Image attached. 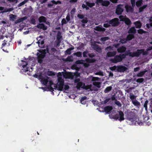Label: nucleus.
<instances>
[{"instance_id": "f257e3e1", "label": "nucleus", "mask_w": 152, "mask_h": 152, "mask_svg": "<svg viewBox=\"0 0 152 152\" xmlns=\"http://www.w3.org/2000/svg\"><path fill=\"white\" fill-rule=\"evenodd\" d=\"M103 26L105 28H107L110 27V26L112 27H116L119 24V19L117 18H114L111 20H105Z\"/></svg>"}, {"instance_id": "f03ea898", "label": "nucleus", "mask_w": 152, "mask_h": 152, "mask_svg": "<svg viewBox=\"0 0 152 152\" xmlns=\"http://www.w3.org/2000/svg\"><path fill=\"white\" fill-rule=\"evenodd\" d=\"M143 55H145L148 54V52L145 51L144 49H137L136 52H129L128 53L129 56L132 57H139L141 54Z\"/></svg>"}, {"instance_id": "7ed1b4c3", "label": "nucleus", "mask_w": 152, "mask_h": 152, "mask_svg": "<svg viewBox=\"0 0 152 152\" xmlns=\"http://www.w3.org/2000/svg\"><path fill=\"white\" fill-rule=\"evenodd\" d=\"M127 55L126 54H120L119 55H115L113 58L110 59V61L112 63L115 64L121 62L123 59L125 58Z\"/></svg>"}, {"instance_id": "20e7f679", "label": "nucleus", "mask_w": 152, "mask_h": 152, "mask_svg": "<svg viewBox=\"0 0 152 152\" xmlns=\"http://www.w3.org/2000/svg\"><path fill=\"white\" fill-rule=\"evenodd\" d=\"M40 53H37V59L38 62L40 64H42L43 61V58L45 56L46 54L45 51L43 50L39 51Z\"/></svg>"}, {"instance_id": "39448f33", "label": "nucleus", "mask_w": 152, "mask_h": 152, "mask_svg": "<svg viewBox=\"0 0 152 152\" xmlns=\"http://www.w3.org/2000/svg\"><path fill=\"white\" fill-rule=\"evenodd\" d=\"M122 5L119 4L116 7L115 10V13L118 15H121L124 11L123 9L122 8Z\"/></svg>"}, {"instance_id": "423d86ee", "label": "nucleus", "mask_w": 152, "mask_h": 152, "mask_svg": "<svg viewBox=\"0 0 152 152\" xmlns=\"http://www.w3.org/2000/svg\"><path fill=\"white\" fill-rule=\"evenodd\" d=\"M125 8L127 12L132 13L134 11V8L129 4H126L125 6Z\"/></svg>"}, {"instance_id": "0eeeda50", "label": "nucleus", "mask_w": 152, "mask_h": 152, "mask_svg": "<svg viewBox=\"0 0 152 152\" xmlns=\"http://www.w3.org/2000/svg\"><path fill=\"white\" fill-rule=\"evenodd\" d=\"M127 68L126 67L120 65L117 66V71L119 72H124L127 69Z\"/></svg>"}, {"instance_id": "6e6552de", "label": "nucleus", "mask_w": 152, "mask_h": 152, "mask_svg": "<svg viewBox=\"0 0 152 152\" xmlns=\"http://www.w3.org/2000/svg\"><path fill=\"white\" fill-rule=\"evenodd\" d=\"M113 109L112 106H106L104 108V111L107 113L108 114Z\"/></svg>"}, {"instance_id": "1a4fd4ad", "label": "nucleus", "mask_w": 152, "mask_h": 152, "mask_svg": "<svg viewBox=\"0 0 152 152\" xmlns=\"http://www.w3.org/2000/svg\"><path fill=\"white\" fill-rule=\"evenodd\" d=\"M37 28L40 29H42L43 30H45L47 29V27L42 23H39L37 25Z\"/></svg>"}, {"instance_id": "9d476101", "label": "nucleus", "mask_w": 152, "mask_h": 152, "mask_svg": "<svg viewBox=\"0 0 152 152\" xmlns=\"http://www.w3.org/2000/svg\"><path fill=\"white\" fill-rule=\"evenodd\" d=\"M94 29L96 31L100 32H104L106 30L104 28H103L101 25L96 26Z\"/></svg>"}, {"instance_id": "9b49d317", "label": "nucleus", "mask_w": 152, "mask_h": 152, "mask_svg": "<svg viewBox=\"0 0 152 152\" xmlns=\"http://www.w3.org/2000/svg\"><path fill=\"white\" fill-rule=\"evenodd\" d=\"M56 51V49L54 48H52L49 51L48 50H47V53H48L50 55H55V53Z\"/></svg>"}, {"instance_id": "f8f14e48", "label": "nucleus", "mask_w": 152, "mask_h": 152, "mask_svg": "<svg viewBox=\"0 0 152 152\" xmlns=\"http://www.w3.org/2000/svg\"><path fill=\"white\" fill-rule=\"evenodd\" d=\"M116 51H113V52L109 51L107 53L106 56L108 57H113L116 55Z\"/></svg>"}, {"instance_id": "ddd939ff", "label": "nucleus", "mask_w": 152, "mask_h": 152, "mask_svg": "<svg viewBox=\"0 0 152 152\" xmlns=\"http://www.w3.org/2000/svg\"><path fill=\"white\" fill-rule=\"evenodd\" d=\"M22 62H23V65H22V67L23 69H24V72H26L29 71V68H28V67L27 68L26 67V66L28 64V63L25 61H22Z\"/></svg>"}, {"instance_id": "4468645a", "label": "nucleus", "mask_w": 152, "mask_h": 152, "mask_svg": "<svg viewBox=\"0 0 152 152\" xmlns=\"http://www.w3.org/2000/svg\"><path fill=\"white\" fill-rule=\"evenodd\" d=\"M128 33L129 34H133L134 35L136 33V30L134 27H132L130 28L128 31Z\"/></svg>"}, {"instance_id": "2eb2a0df", "label": "nucleus", "mask_w": 152, "mask_h": 152, "mask_svg": "<svg viewBox=\"0 0 152 152\" xmlns=\"http://www.w3.org/2000/svg\"><path fill=\"white\" fill-rule=\"evenodd\" d=\"M87 80L88 81L91 82L92 81H98L99 80V78L98 77H95L92 76H90L88 78Z\"/></svg>"}, {"instance_id": "dca6fc26", "label": "nucleus", "mask_w": 152, "mask_h": 152, "mask_svg": "<svg viewBox=\"0 0 152 152\" xmlns=\"http://www.w3.org/2000/svg\"><path fill=\"white\" fill-rule=\"evenodd\" d=\"M126 50V48L124 46H122L117 49V50L118 53H122L125 52Z\"/></svg>"}, {"instance_id": "f3484780", "label": "nucleus", "mask_w": 152, "mask_h": 152, "mask_svg": "<svg viewBox=\"0 0 152 152\" xmlns=\"http://www.w3.org/2000/svg\"><path fill=\"white\" fill-rule=\"evenodd\" d=\"M28 17L27 16H25L23 18H20L19 19L17 20L15 22V23H20L21 22L23 21L24 20L27 19Z\"/></svg>"}, {"instance_id": "a211bd4d", "label": "nucleus", "mask_w": 152, "mask_h": 152, "mask_svg": "<svg viewBox=\"0 0 152 152\" xmlns=\"http://www.w3.org/2000/svg\"><path fill=\"white\" fill-rule=\"evenodd\" d=\"M118 115L119 116V120L120 121H123L124 119V114L122 111H119V112Z\"/></svg>"}, {"instance_id": "6ab92c4d", "label": "nucleus", "mask_w": 152, "mask_h": 152, "mask_svg": "<svg viewBox=\"0 0 152 152\" xmlns=\"http://www.w3.org/2000/svg\"><path fill=\"white\" fill-rule=\"evenodd\" d=\"M134 24L135 25L136 28H140L141 27L142 25V23L139 21L134 22Z\"/></svg>"}, {"instance_id": "aec40b11", "label": "nucleus", "mask_w": 152, "mask_h": 152, "mask_svg": "<svg viewBox=\"0 0 152 152\" xmlns=\"http://www.w3.org/2000/svg\"><path fill=\"white\" fill-rule=\"evenodd\" d=\"M110 2L107 0H103L101 5L102 6L107 7L110 4Z\"/></svg>"}, {"instance_id": "412c9836", "label": "nucleus", "mask_w": 152, "mask_h": 152, "mask_svg": "<svg viewBox=\"0 0 152 152\" xmlns=\"http://www.w3.org/2000/svg\"><path fill=\"white\" fill-rule=\"evenodd\" d=\"M46 18L44 16H41L39 18V21L40 23L42 22L45 23L46 22Z\"/></svg>"}, {"instance_id": "4be33fe9", "label": "nucleus", "mask_w": 152, "mask_h": 152, "mask_svg": "<svg viewBox=\"0 0 152 152\" xmlns=\"http://www.w3.org/2000/svg\"><path fill=\"white\" fill-rule=\"evenodd\" d=\"M61 33L60 31H58L56 35V40H61L62 37L61 35Z\"/></svg>"}, {"instance_id": "5701e85b", "label": "nucleus", "mask_w": 152, "mask_h": 152, "mask_svg": "<svg viewBox=\"0 0 152 152\" xmlns=\"http://www.w3.org/2000/svg\"><path fill=\"white\" fill-rule=\"evenodd\" d=\"M134 36L133 34H130L127 36L126 39L127 41H130L134 38Z\"/></svg>"}, {"instance_id": "b1692460", "label": "nucleus", "mask_w": 152, "mask_h": 152, "mask_svg": "<svg viewBox=\"0 0 152 152\" xmlns=\"http://www.w3.org/2000/svg\"><path fill=\"white\" fill-rule=\"evenodd\" d=\"M86 62L88 63H94L96 61V60L94 59H90L89 58H87L86 59Z\"/></svg>"}, {"instance_id": "393cba45", "label": "nucleus", "mask_w": 152, "mask_h": 152, "mask_svg": "<svg viewBox=\"0 0 152 152\" xmlns=\"http://www.w3.org/2000/svg\"><path fill=\"white\" fill-rule=\"evenodd\" d=\"M124 21L125 23L127 25H130L131 24V21L128 18H125Z\"/></svg>"}, {"instance_id": "a878e982", "label": "nucleus", "mask_w": 152, "mask_h": 152, "mask_svg": "<svg viewBox=\"0 0 152 152\" xmlns=\"http://www.w3.org/2000/svg\"><path fill=\"white\" fill-rule=\"evenodd\" d=\"M74 49L73 47L67 49L65 51V54L70 55L71 53V51Z\"/></svg>"}, {"instance_id": "bb28decb", "label": "nucleus", "mask_w": 152, "mask_h": 152, "mask_svg": "<svg viewBox=\"0 0 152 152\" xmlns=\"http://www.w3.org/2000/svg\"><path fill=\"white\" fill-rule=\"evenodd\" d=\"M148 6L147 4L144 5L142 7H140L139 9V12H141L143 11V10L145 9Z\"/></svg>"}, {"instance_id": "cd10ccee", "label": "nucleus", "mask_w": 152, "mask_h": 152, "mask_svg": "<svg viewBox=\"0 0 152 152\" xmlns=\"http://www.w3.org/2000/svg\"><path fill=\"white\" fill-rule=\"evenodd\" d=\"M10 20L11 21H14V20L16 18L17 16L16 15L11 14L9 15Z\"/></svg>"}, {"instance_id": "c85d7f7f", "label": "nucleus", "mask_w": 152, "mask_h": 152, "mask_svg": "<svg viewBox=\"0 0 152 152\" xmlns=\"http://www.w3.org/2000/svg\"><path fill=\"white\" fill-rule=\"evenodd\" d=\"M132 104L135 106H140V103L139 102H138L136 99L134 100L132 102Z\"/></svg>"}, {"instance_id": "c756f323", "label": "nucleus", "mask_w": 152, "mask_h": 152, "mask_svg": "<svg viewBox=\"0 0 152 152\" xmlns=\"http://www.w3.org/2000/svg\"><path fill=\"white\" fill-rule=\"evenodd\" d=\"M93 48L94 50L97 51L100 50L101 49L99 45L96 44H95L94 45Z\"/></svg>"}, {"instance_id": "7c9ffc66", "label": "nucleus", "mask_w": 152, "mask_h": 152, "mask_svg": "<svg viewBox=\"0 0 152 152\" xmlns=\"http://www.w3.org/2000/svg\"><path fill=\"white\" fill-rule=\"evenodd\" d=\"M142 4V0H139L136 2V5L137 7H139Z\"/></svg>"}, {"instance_id": "2f4dec72", "label": "nucleus", "mask_w": 152, "mask_h": 152, "mask_svg": "<svg viewBox=\"0 0 152 152\" xmlns=\"http://www.w3.org/2000/svg\"><path fill=\"white\" fill-rule=\"evenodd\" d=\"M73 55L74 56H76L77 57H81L82 56V53L80 51L74 53H73Z\"/></svg>"}, {"instance_id": "473e14b6", "label": "nucleus", "mask_w": 152, "mask_h": 152, "mask_svg": "<svg viewBox=\"0 0 152 152\" xmlns=\"http://www.w3.org/2000/svg\"><path fill=\"white\" fill-rule=\"evenodd\" d=\"M112 89V87L111 86H109L107 88L105 89L104 90V92L105 93H107L109 92Z\"/></svg>"}, {"instance_id": "72a5a7b5", "label": "nucleus", "mask_w": 152, "mask_h": 152, "mask_svg": "<svg viewBox=\"0 0 152 152\" xmlns=\"http://www.w3.org/2000/svg\"><path fill=\"white\" fill-rule=\"evenodd\" d=\"M8 40H4V41H3V42L2 44L1 48L5 52H7L8 51H6L7 50H5L4 49H3L2 48H3V47H4L7 44V41Z\"/></svg>"}, {"instance_id": "f704fd0d", "label": "nucleus", "mask_w": 152, "mask_h": 152, "mask_svg": "<svg viewBox=\"0 0 152 152\" xmlns=\"http://www.w3.org/2000/svg\"><path fill=\"white\" fill-rule=\"evenodd\" d=\"M65 61L66 62H72L73 61L72 56H68L65 59Z\"/></svg>"}, {"instance_id": "c9c22d12", "label": "nucleus", "mask_w": 152, "mask_h": 152, "mask_svg": "<svg viewBox=\"0 0 152 152\" xmlns=\"http://www.w3.org/2000/svg\"><path fill=\"white\" fill-rule=\"evenodd\" d=\"M93 84L98 88H99L101 87V83L100 82H94L93 83Z\"/></svg>"}, {"instance_id": "e433bc0d", "label": "nucleus", "mask_w": 152, "mask_h": 152, "mask_svg": "<svg viewBox=\"0 0 152 152\" xmlns=\"http://www.w3.org/2000/svg\"><path fill=\"white\" fill-rule=\"evenodd\" d=\"M86 4L90 7H92L95 5V4L94 3H90L88 1H86Z\"/></svg>"}, {"instance_id": "4c0bfd02", "label": "nucleus", "mask_w": 152, "mask_h": 152, "mask_svg": "<svg viewBox=\"0 0 152 152\" xmlns=\"http://www.w3.org/2000/svg\"><path fill=\"white\" fill-rule=\"evenodd\" d=\"M58 81L59 84H64V80L61 77H59L58 78Z\"/></svg>"}, {"instance_id": "58836bf2", "label": "nucleus", "mask_w": 152, "mask_h": 152, "mask_svg": "<svg viewBox=\"0 0 152 152\" xmlns=\"http://www.w3.org/2000/svg\"><path fill=\"white\" fill-rule=\"evenodd\" d=\"M129 97L132 102L134 101V99H136V96H134L133 94L130 93L129 95Z\"/></svg>"}, {"instance_id": "ea45409f", "label": "nucleus", "mask_w": 152, "mask_h": 152, "mask_svg": "<svg viewBox=\"0 0 152 152\" xmlns=\"http://www.w3.org/2000/svg\"><path fill=\"white\" fill-rule=\"evenodd\" d=\"M138 33L140 34H145L146 33V31H144L142 29H140L137 30Z\"/></svg>"}, {"instance_id": "a19ab883", "label": "nucleus", "mask_w": 152, "mask_h": 152, "mask_svg": "<svg viewBox=\"0 0 152 152\" xmlns=\"http://www.w3.org/2000/svg\"><path fill=\"white\" fill-rule=\"evenodd\" d=\"M64 84H58V90L60 91H62L63 90Z\"/></svg>"}, {"instance_id": "79ce46f5", "label": "nucleus", "mask_w": 152, "mask_h": 152, "mask_svg": "<svg viewBox=\"0 0 152 152\" xmlns=\"http://www.w3.org/2000/svg\"><path fill=\"white\" fill-rule=\"evenodd\" d=\"M28 0H24V1L18 4V7H20L24 5L25 3L28 2Z\"/></svg>"}, {"instance_id": "37998d69", "label": "nucleus", "mask_w": 152, "mask_h": 152, "mask_svg": "<svg viewBox=\"0 0 152 152\" xmlns=\"http://www.w3.org/2000/svg\"><path fill=\"white\" fill-rule=\"evenodd\" d=\"M51 2L53 4H61V1H60L58 0L57 1H56L54 0H53L51 1Z\"/></svg>"}, {"instance_id": "c03bdc74", "label": "nucleus", "mask_w": 152, "mask_h": 152, "mask_svg": "<svg viewBox=\"0 0 152 152\" xmlns=\"http://www.w3.org/2000/svg\"><path fill=\"white\" fill-rule=\"evenodd\" d=\"M84 60H78L76 61V63L77 64H84Z\"/></svg>"}, {"instance_id": "a18cd8bd", "label": "nucleus", "mask_w": 152, "mask_h": 152, "mask_svg": "<svg viewBox=\"0 0 152 152\" xmlns=\"http://www.w3.org/2000/svg\"><path fill=\"white\" fill-rule=\"evenodd\" d=\"M144 71H142L138 73L137 75V76L138 77H142L145 74Z\"/></svg>"}, {"instance_id": "49530a36", "label": "nucleus", "mask_w": 152, "mask_h": 152, "mask_svg": "<svg viewBox=\"0 0 152 152\" xmlns=\"http://www.w3.org/2000/svg\"><path fill=\"white\" fill-rule=\"evenodd\" d=\"M109 39V38L108 37H101L100 39V40L102 41H105Z\"/></svg>"}, {"instance_id": "de8ad7c7", "label": "nucleus", "mask_w": 152, "mask_h": 152, "mask_svg": "<svg viewBox=\"0 0 152 152\" xmlns=\"http://www.w3.org/2000/svg\"><path fill=\"white\" fill-rule=\"evenodd\" d=\"M42 83L45 85H46L48 82V80L47 79H44L42 80Z\"/></svg>"}, {"instance_id": "09e8293b", "label": "nucleus", "mask_w": 152, "mask_h": 152, "mask_svg": "<svg viewBox=\"0 0 152 152\" xmlns=\"http://www.w3.org/2000/svg\"><path fill=\"white\" fill-rule=\"evenodd\" d=\"M127 41L126 38H123L121 39L120 40V42L122 44L126 43Z\"/></svg>"}, {"instance_id": "8fccbe9b", "label": "nucleus", "mask_w": 152, "mask_h": 152, "mask_svg": "<svg viewBox=\"0 0 152 152\" xmlns=\"http://www.w3.org/2000/svg\"><path fill=\"white\" fill-rule=\"evenodd\" d=\"M88 22V19L87 18H83V19L81 20V22L84 24L87 23Z\"/></svg>"}, {"instance_id": "3c124183", "label": "nucleus", "mask_w": 152, "mask_h": 152, "mask_svg": "<svg viewBox=\"0 0 152 152\" xmlns=\"http://www.w3.org/2000/svg\"><path fill=\"white\" fill-rule=\"evenodd\" d=\"M115 104L118 105L119 107H121V104L119 102V101H118L117 100H116L115 101Z\"/></svg>"}, {"instance_id": "603ef678", "label": "nucleus", "mask_w": 152, "mask_h": 152, "mask_svg": "<svg viewBox=\"0 0 152 152\" xmlns=\"http://www.w3.org/2000/svg\"><path fill=\"white\" fill-rule=\"evenodd\" d=\"M48 75L50 76H52L55 75L54 72L53 71H49L48 72Z\"/></svg>"}, {"instance_id": "864d4df0", "label": "nucleus", "mask_w": 152, "mask_h": 152, "mask_svg": "<svg viewBox=\"0 0 152 152\" xmlns=\"http://www.w3.org/2000/svg\"><path fill=\"white\" fill-rule=\"evenodd\" d=\"M119 115L118 114H116L115 115H113L112 117L113 118L116 120L119 119Z\"/></svg>"}, {"instance_id": "5fc2aeb1", "label": "nucleus", "mask_w": 152, "mask_h": 152, "mask_svg": "<svg viewBox=\"0 0 152 152\" xmlns=\"http://www.w3.org/2000/svg\"><path fill=\"white\" fill-rule=\"evenodd\" d=\"M113 46H110L108 47H107L105 49V50L106 51H109L110 50H113Z\"/></svg>"}, {"instance_id": "6e6d98bb", "label": "nucleus", "mask_w": 152, "mask_h": 152, "mask_svg": "<svg viewBox=\"0 0 152 152\" xmlns=\"http://www.w3.org/2000/svg\"><path fill=\"white\" fill-rule=\"evenodd\" d=\"M144 81V79L143 78H139L137 79L136 81L138 83H142Z\"/></svg>"}, {"instance_id": "4d7b16f0", "label": "nucleus", "mask_w": 152, "mask_h": 152, "mask_svg": "<svg viewBox=\"0 0 152 152\" xmlns=\"http://www.w3.org/2000/svg\"><path fill=\"white\" fill-rule=\"evenodd\" d=\"M31 24L34 25L36 24V20L34 18H32L31 19Z\"/></svg>"}, {"instance_id": "13d9d810", "label": "nucleus", "mask_w": 152, "mask_h": 152, "mask_svg": "<svg viewBox=\"0 0 152 152\" xmlns=\"http://www.w3.org/2000/svg\"><path fill=\"white\" fill-rule=\"evenodd\" d=\"M148 103V100H146L144 104V107L145 108L146 110H147V104Z\"/></svg>"}, {"instance_id": "bf43d9fd", "label": "nucleus", "mask_w": 152, "mask_h": 152, "mask_svg": "<svg viewBox=\"0 0 152 152\" xmlns=\"http://www.w3.org/2000/svg\"><path fill=\"white\" fill-rule=\"evenodd\" d=\"M135 0H131V3L132 4V7L134 8L135 6Z\"/></svg>"}, {"instance_id": "052dcab7", "label": "nucleus", "mask_w": 152, "mask_h": 152, "mask_svg": "<svg viewBox=\"0 0 152 152\" xmlns=\"http://www.w3.org/2000/svg\"><path fill=\"white\" fill-rule=\"evenodd\" d=\"M88 55L90 58H93L95 56V55L93 53H88Z\"/></svg>"}, {"instance_id": "680f3d73", "label": "nucleus", "mask_w": 152, "mask_h": 152, "mask_svg": "<svg viewBox=\"0 0 152 152\" xmlns=\"http://www.w3.org/2000/svg\"><path fill=\"white\" fill-rule=\"evenodd\" d=\"M134 115H132L131 117H130L129 115L127 117V119L129 121H131L134 119Z\"/></svg>"}, {"instance_id": "e2e57ef3", "label": "nucleus", "mask_w": 152, "mask_h": 152, "mask_svg": "<svg viewBox=\"0 0 152 152\" xmlns=\"http://www.w3.org/2000/svg\"><path fill=\"white\" fill-rule=\"evenodd\" d=\"M67 22L65 18H63L61 20V24L63 25L64 24H66L67 23Z\"/></svg>"}, {"instance_id": "0e129e2a", "label": "nucleus", "mask_w": 152, "mask_h": 152, "mask_svg": "<svg viewBox=\"0 0 152 152\" xmlns=\"http://www.w3.org/2000/svg\"><path fill=\"white\" fill-rule=\"evenodd\" d=\"M88 51L86 50L84 51L83 53V56L84 57H87V55H88Z\"/></svg>"}, {"instance_id": "69168bd1", "label": "nucleus", "mask_w": 152, "mask_h": 152, "mask_svg": "<svg viewBox=\"0 0 152 152\" xmlns=\"http://www.w3.org/2000/svg\"><path fill=\"white\" fill-rule=\"evenodd\" d=\"M117 66H113V67H112L110 68V69L112 71H114V70H117Z\"/></svg>"}, {"instance_id": "338daca9", "label": "nucleus", "mask_w": 152, "mask_h": 152, "mask_svg": "<svg viewBox=\"0 0 152 152\" xmlns=\"http://www.w3.org/2000/svg\"><path fill=\"white\" fill-rule=\"evenodd\" d=\"M77 17L80 19H82L84 18V16L83 15L78 14L77 15Z\"/></svg>"}, {"instance_id": "774afa93", "label": "nucleus", "mask_w": 152, "mask_h": 152, "mask_svg": "<svg viewBox=\"0 0 152 152\" xmlns=\"http://www.w3.org/2000/svg\"><path fill=\"white\" fill-rule=\"evenodd\" d=\"M110 100V98H108L106 99L103 102V104H106Z\"/></svg>"}]
</instances>
